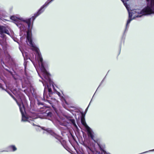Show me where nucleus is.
I'll use <instances>...</instances> for the list:
<instances>
[{"label":"nucleus","mask_w":154,"mask_h":154,"mask_svg":"<svg viewBox=\"0 0 154 154\" xmlns=\"http://www.w3.org/2000/svg\"><path fill=\"white\" fill-rule=\"evenodd\" d=\"M33 125L34 126L35 125V124L34 123H33Z\"/></svg>","instance_id":"a878e982"},{"label":"nucleus","mask_w":154,"mask_h":154,"mask_svg":"<svg viewBox=\"0 0 154 154\" xmlns=\"http://www.w3.org/2000/svg\"><path fill=\"white\" fill-rule=\"evenodd\" d=\"M24 60H25V58L24 57Z\"/></svg>","instance_id":"bb28decb"},{"label":"nucleus","mask_w":154,"mask_h":154,"mask_svg":"<svg viewBox=\"0 0 154 154\" xmlns=\"http://www.w3.org/2000/svg\"><path fill=\"white\" fill-rule=\"evenodd\" d=\"M38 75H39V76H40V77H41V78L42 79L44 80V79H43V78L42 76H41V75H40V74L38 73Z\"/></svg>","instance_id":"aec40b11"},{"label":"nucleus","mask_w":154,"mask_h":154,"mask_svg":"<svg viewBox=\"0 0 154 154\" xmlns=\"http://www.w3.org/2000/svg\"><path fill=\"white\" fill-rule=\"evenodd\" d=\"M84 146L86 147L87 150L88 152L90 151L92 152L91 149V148H90L89 146H87L85 144H84Z\"/></svg>","instance_id":"4468645a"},{"label":"nucleus","mask_w":154,"mask_h":154,"mask_svg":"<svg viewBox=\"0 0 154 154\" xmlns=\"http://www.w3.org/2000/svg\"><path fill=\"white\" fill-rule=\"evenodd\" d=\"M54 0H48L42 6L39 10H42L43 9H45L48 5Z\"/></svg>","instance_id":"9b49d317"},{"label":"nucleus","mask_w":154,"mask_h":154,"mask_svg":"<svg viewBox=\"0 0 154 154\" xmlns=\"http://www.w3.org/2000/svg\"><path fill=\"white\" fill-rule=\"evenodd\" d=\"M82 116L81 120V122L82 124L84 126H87L88 128H90L87 125L86 123L85 122V114H84L83 113H82Z\"/></svg>","instance_id":"9d476101"},{"label":"nucleus","mask_w":154,"mask_h":154,"mask_svg":"<svg viewBox=\"0 0 154 154\" xmlns=\"http://www.w3.org/2000/svg\"><path fill=\"white\" fill-rule=\"evenodd\" d=\"M125 6L127 10H129L125 5V3L129 0H121ZM147 2V5L142 10H154V0H146Z\"/></svg>","instance_id":"423d86ee"},{"label":"nucleus","mask_w":154,"mask_h":154,"mask_svg":"<svg viewBox=\"0 0 154 154\" xmlns=\"http://www.w3.org/2000/svg\"><path fill=\"white\" fill-rule=\"evenodd\" d=\"M44 128V127H43L42 128V129L44 130L45 131V132H43L44 133H45L46 134L48 133L50 134L57 140L56 141L57 142L59 141L60 143H61L60 141V137L59 135L55 133L50 128H47L45 129Z\"/></svg>","instance_id":"0eeeda50"},{"label":"nucleus","mask_w":154,"mask_h":154,"mask_svg":"<svg viewBox=\"0 0 154 154\" xmlns=\"http://www.w3.org/2000/svg\"><path fill=\"white\" fill-rule=\"evenodd\" d=\"M68 119L71 122V123L73 125L74 127L75 128L77 129L78 127L75 123V119H72L71 118H68Z\"/></svg>","instance_id":"f8f14e48"},{"label":"nucleus","mask_w":154,"mask_h":154,"mask_svg":"<svg viewBox=\"0 0 154 154\" xmlns=\"http://www.w3.org/2000/svg\"><path fill=\"white\" fill-rule=\"evenodd\" d=\"M45 71L42 70L41 69V71L42 72L43 77L45 79L44 80V82L45 84L46 85H47V87L45 86V84L44 83L42 82L43 85L45 86L44 90V97H45V96L46 95L47 93L48 90V94L50 96V95L52 94V92L51 89L49 88V86L48 85V83H49L51 85H52L53 88L54 89V86L53 85V82L51 80L50 78V74L47 71L46 69L45 68Z\"/></svg>","instance_id":"7ed1b4c3"},{"label":"nucleus","mask_w":154,"mask_h":154,"mask_svg":"<svg viewBox=\"0 0 154 154\" xmlns=\"http://www.w3.org/2000/svg\"><path fill=\"white\" fill-rule=\"evenodd\" d=\"M4 33L10 36L8 30L5 26H0V34L1 35V37L4 39H5L6 35L4 34Z\"/></svg>","instance_id":"6e6552de"},{"label":"nucleus","mask_w":154,"mask_h":154,"mask_svg":"<svg viewBox=\"0 0 154 154\" xmlns=\"http://www.w3.org/2000/svg\"><path fill=\"white\" fill-rule=\"evenodd\" d=\"M17 105L19 106L20 112H21L22 115V121L23 122L28 121L30 122L29 120H31V119H30L31 118H29L27 117L24 114L25 111L24 104L23 103L22 104H20L19 103H18L17 101Z\"/></svg>","instance_id":"39448f33"},{"label":"nucleus","mask_w":154,"mask_h":154,"mask_svg":"<svg viewBox=\"0 0 154 154\" xmlns=\"http://www.w3.org/2000/svg\"><path fill=\"white\" fill-rule=\"evenodd\" d=\"M0 88H1L2 90H5L6 91L8 94H9V92L7 91L6 90H5L4 88L3 87V86H2V85L0 83Z\"/></svg>","instance_id":"f3484780"},{"label":"nucleus","mask_w":154,"mask_h":154,"mask_svg":"<svg viewBox=\"0 0 154 154\" xmlns=\"http://www.w3.org/2000/svg\"><path fill=\"white\" fill-rule=\"evenodd\" d=\"M47 116L50 117H51L53 114L51 112H49L47 113Z\"/></svg>","instance_id":"dca6fc26"},{"label":"nucleus","mask_w":154,"mask_h":154,"mask_svg":"<svg viewBox=\"0 0 154 154\" xmlns=\"http://www.w3.org/2000/svg\"><path fill=\"white\" fill-rule=\"evenodd\" d=\"M105 77H105V78H104V79L102 80V82H101V83H102L103 82V81H104V79H105Z\"/></svg>","instance_id":"b1692460"},{"label":"nucleus","mask_w":154,"mask_h":154,"mask_svg":"<svg viewBox=\"0 0 154 154\" xmlns=\"http://www.w3.org/2000/svg\"><path fill=\"white\" fill-rule=\"evenodd\" d=\"M14 100H15V101H16V102L17 101V102H18V103H19L20 104H22L23 103V102H22V103H20L18 102L17 100H16V99H15V98H14ZM16 102L17 103V102Z\"/></svg>","instance_id":"412c9836"},{"label":"nucleus","mask_w":154,"mask_h":154,"mask_svg":"<svg viewBox=\"0 0 154 154\" xmlns=\"http://www.w3.org/2000/svg\"><path fill=\"white\" fill-rule=\"evenodd\" d=\"M6 70L8 71L10 73V74H11V75H12V77H13V78L15 79V80H16V79L14 77V75H13V74H12V72L11 71H9L8 69H6Z\"/></svg>","instance_id":"a211bd4d"},{"label":"nucleus","mask_w":154,"mask_h":154,"mask_svg":"<svg viewBox=\"0 0 154 154\" xmlns=\"http://www.w3.org/2000/svg\"><path fill=\"white\" fill-rule=\"evenodd\" d=\"M57 94L59 96H60V92H57Z\"/></svg>","instance_id":"4be33fe9"},{"label":"nucleus","mask_w":154,"mask_h":154,"mask_svg":"<svg viewBox=\"0 0 154 154\" xmlns=\"http://www.w3.org/2000/svg\"><path fill=\"white\" fill-rule=\"evenodd\" d=\"M8 150H3L1 152H14L17 150V148L16 146L14 145H12L9 146L7 148Z\"/></svg>","instance_id":"1a4fd4ad"},{"label":"nucleus","mask_w":154,"mask_h":154,"mask_svg":"<svg viewBox=\"0 0 154 154\" xmlns=\"http://www.w3.org/2000/svg\"><path fill=\"white\" fill-rule=\"evenodd\" d=\"M128 19L126 24L125 32L129 28V24L136 17H141L143 15H147L154 14V10H128Z\"/></svg>","instance_id":"f03ea898"},{"label":"nucleus","mask_w":154,"mask_h":154,"mask_svg":"<svg viewBox=\"0 0 154 154\" xmlns=\"http://www.w3.org/2000/svg\"><path fill=\"white\" fill-rule=\"evenodd\" d=\"M13 40L14 41L17 42V39L16 38H14V39H13Z\"/></svg>","instance_id":"5701e85b"},{"label":"nucleus","mask_w":154,"mask_h":154,"mask_svg":"<svg viewBox=\"0 0 154 154\" xmlns=\"http://www.w3.org/2000/svg\"><path fill=\"white\" fill-rule=\"evenodd\" d=\"M88 136L91 137L92 139L94 140L93 139L94 135L92 134V133L91 131H88Z\"/></svg>","instance_id":"2eb2a0df"},{"label":"nucleus","mask_w":154,"mask_h":154,"mask_svg":"<svg viewBox=\"0 0 154 154\" xmlns=\"http://www.w3.org/2000/svg\"><path fill=\"white\" fill-rule=\"evenodd\" d=\"M99 148L101 151V152H100L97 151V154H106V152L104 151L100 146V145H98Z\"/></svg>","instance_id":"ddd939ff"},{"label":"nucleus","mask_w":154,"mask_h":154,"mask_svg":"<svg viewBox=\"0 0 154 154\" xmlns=\"http://www.w3.org/2000/svg\"><path fill=\"white\" fill-rule=\"evenodd\" d=\"M134 10H140L139 9H134Z\"/></svg>","instance_id":"393cba45"},{"label":"nucleus","mask_w":154,"mask_h":154,"mask_svg":"<svg viewBox=\"0 0 154 154\" xmlns=\"http://www.w3.org/2000/svg\"><path fill=\"white\" fill-rule=\"evenodd\" d=\"M27 39L30 46L32 47V50L35 51L36 52V55L37 56V58L39 63V64L40 66H41L40 69L42 71H45V70L44 66V63L39 49L34 45L32 39L29 35H27Z\"/></svg>","instance_id":"20e7f679"},{"label":"nucleus","mask_w":154,"mask_h":154,"mask_svg":"<svg viewBox=\"0 0 154 154\" xmlns=\"http://www.w3.org/2000/svg\"><path fill=\"white\" fill-rule=\"evenodd\" d=\"M91 101L90 102V103H89V105H88V107H87V108L86 109H85V112H85V113L86 112H87V110H88V107H89V105H90V103H91Z\"/></svg>","instance_id":"6ab92c4d"},{"label":"nucleus","mask_w":154,"mask_h":154,"mask_svg":"<svg viewBox=\"0 0 154 154\" xmlns=\"http://www.w3.org/2000/svg\"><path fill=\"white\" fill-rule=\"evenodd\" d=\"M44 10H38L36 13L34 14L31 18L24 19L22 17L18 18L14 16H12L10 19L15 22V24L20 29L21 31H24L26 29L27 26H28L29 30H30L31 24V20L32 21V23L36 18L43 12Z\"/></svg>","instance_id":"f257e3e1"}]
</instances>
